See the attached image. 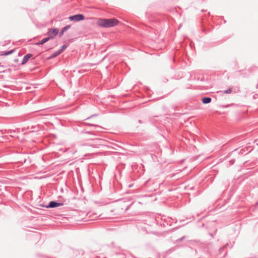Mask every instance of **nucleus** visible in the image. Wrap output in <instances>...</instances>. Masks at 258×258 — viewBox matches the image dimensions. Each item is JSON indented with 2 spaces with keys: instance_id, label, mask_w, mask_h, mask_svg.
<instances>
[{
  "instance_id": "14",
  "label": "nucleus",
  "mask_w": 258,
  "mask_h": 258,
  "mask_svg": "<svg viewBox=\"0 0 258 258\" xmlns=\"http://www.w3.org/2000/svg\"><path fill=\"white\" fill-rule=\"evenodd\" d=\"M85 124L88 126H97L96 124H92V123H85Z\"/></svg>"
},
{
  "instance_id": "4",
  "label": "nucleus",
  "mask_w": 258,
  "mask_h": 258,
  "mask_svg": "<svg viewBox=\"0 0 258 258\" xmlns=\"http://www.w3.org/2000/svg\"><path fill=\"white\" fill-rule=\"evenodd\" d=\"M69 19L72 21L78 22L84 20L85 19V17L83 14H77L70 16L69 17Z\"/></svg>"
},
{
  "instance_id": "7",
  "label": "nucleus",
  "mask_w": 258,
  "mask_h": 258,
  "mask_svg": "<svg viewBox=\"0 0 258 258\" xmlns=\"http://www.w3.org/2000/svg\"><path fill=\"white\" fill-rule=\"evenodd\" d=\"M211 98L209 97H203L202 99V101L204 104H208L211 102Z\"/></svg>"
},
{
  "instance_id": "9",
  "label": "nucleus",
  "mask_w": 258,
  "mask_h": 258,
  "mask_svg": "<svg viewBox=\"0 0 258 258\" xmlns=\"http://www.w3.org/2000/svg\"><path fill=\"white\" fill-rule=\"evenodd\" d=\"M58 55H59V54L58 53V52L57 51H55L53 54H51V55L50 56V58H54V57H56L57 56H58Z\"/></svg>"
},
{
  "instance_id": "8",
  "label": "nucleus",
  "mask_w": 258,
  "mask_h": 258,
  "mask_svg": "<svg viewBox=\"0 0 258 258\" xmlns=\"http://www.w3.org/2000/svg\"><path fill=\"white\" fill-rule=\"evenodd\" d=\"M14 52V50L13 49V50H10L9 51H6V52H1V55H5V56H7V55H10L11 54H12L13 52Z\"/></svg>"
},
{
  "instance_id": "19",
  "label": "nucleus",
  "mask_w": 258,
  "mask_h": 258,
  "mask_svg": "<svg viewBox=\"0 0 258 258\" xmlns=\"http://www.w3.org/2000/svg\"><path fill=\"white\" fill-rule=\"evenodd\" d=\"M226 253H224V254L223 256H225V255H226Z\"/></svg>"
},
{
  "instance_id": "2",
  "label": "nucleus",
  "mask_w": 258,
  "mask_h": 258,
  "mask_svg": "<svg viewBox=\"0 0 258 258\" xmlns=\"http://www.w3.org/2000/svg\"><path fill=\"white\" fill-rule=\"evenodd\" d=\"M58 33V30L57 28L50 29L48 30L47 35L49 40L53 39Z\"/></svg>"
},
{
  "instance_id": "15",
  "label": "nucleus",
  "mask_w": 258,
  "mask_h": 258,
  "mask_svg": "<svg viewBox=\"0 0 258 258\" xmlns=\"http://www.w3.org/2000/svg\"><path fill=\"white\" fill-rule=\"evenodd\" d=\"M64 32V31L62 29H61V31L59 33V37H61V36H62Z\"/></svg>"
},
{
  "instance_id": "13",
  "label": "nucleus",
  "mask_w": 258,
  "mask_h": 258,
  "mask_svg": "<svg viewBox=\"0 0 258 258\" xmlns=\"http://www.w3.org/2000/svg\"><path fill=\"white\" fill-rule=\"evenodd\" d=\"M226 246H223V247H222L221 248H219V252L220 254H221L222 253V252L224 251V249H225V247Z\"/></svg>"
},
{
  "instance_id": "17",
  "label": "nucleus",
  "mask_w": 258,
  "mask_h": 258,
  "mask_svg": "<svg viewBox=\"0 0 258 258\" xmlns=\"http://www.w3.org/2000/svg\"><path fill=\"white\" fill-rule=\"evenodd\" d=\"M97 115V114H95L92 115L90 116L89 117H87V118H86V119H88L90 118H91V117H94V116H96Z\"/></svg>"
},
{
  "instance_id": "21",
  "label": "nucleus",
  "mask_w": 258,
  "mask_h": 258,
  "mask_svg": "<svg viewBox=\"0 0 258 258\" xmlns=\"http://www.w3.org/2000/svg\"><path fill=\"white\" fill-rule=\"evenodd\" d=\"M140 123H141V121L140 120H139Z\"/></svg>"
},
{
  "instance_id": "16",
  "label": "nucleus",
  "mask_w": 258,
  "mask_h": 258,
  "mask_svg": "<svg viewBox=\"0 0 258 258\" xmlns=\"http://www.w3.org/2000/svg\"><path fill=\"white\" fill-rule=\"evenodd\" d=\"M56 51L58 52V54H59H59H61V53L63 51L61 48H60L59 50H57V51Z\"/></svg>"
},
{
  "instance_id": "10",
  "label": "nucleus",
  "mask_w": 258,
  "mask_h": 258,
  "mask_svg": "<svg viewBox=\"0 0 258 258\" xmlns=\"http://www.w3.org/2000/svg\"><path fill=\"white\" fill-rule=\"evenodd\" d=\"M71 27V25H67L65 27H64L62 29L64 31H67Z\"/></svg>"
},
{
  "instance_id": "20",
  "label": "nucleus",
  "mask_w": 258,
  "mask_h": 258,
  "mask_svg": "<svg viewBox=\"0 0 258 258\" xmlns=\"http://www.w3.org/2000/svg\"><path fill=\"white\" fill-rule=\"evenodd\" d=\"M0 67H3V66L1 64V63H0Z\"/></svg>"
},
{
  "instance_id": "1",
  "label": "nucleus",
  "mask_w": 258,
  "mask_h": 258,
  "mask_svg": "<svg viewBox=\"0 0 258 258\" xmlns=\"http://www.w3.org/2000/svg\"><path fill=\"white\" fill-rule=\"evenodd\" d=\"M119 21L116 19H101L98 21V25L104 28H109L117 25Z\"/></svg>"
},
{
  "instance_id": "6",
  "label": "nucleus",
  "mask_w": 258,
  "mask_h": 258,
  "mask_svg": "<svg viewBox=\"0 0 258 258\" xmlns=\"http://www.w3.org/2000/svg\"><path fill=\"white\" fill-rule=\"evenodd\" d=\"M49 40V38H48L47 37L45 38H43L42 40H41V41L36 43V45H42L43 44L46 43V42L48 41Z\"/></svg>"
},
{
  "instance_id": "12",
  "label": "nucleus",
  "mask_w": 258,
  "mask_h": 258,
  "mask_svg": "<svg viewBox=\"0 0 258 258\" xmlns=\"http://www.w3.org/2000/svg\"><path fill=\"white\" fill-rule=\"evenodd\" d=\"M68 46V45L66 44H63L61 47V49L64 51Z\"/></svg>"
},
{
  "instance_id": "11",
  "label": "nucleus",
  "mask_w": 258,
  "mask_h": 258,
  "mask_svg": "<svg viewBox=\"0 0 258 258\" xmlns=\"http://www.w3.org/2000/svg\"><path fill=\"white\" fill-rule=\"evenodd\" d=\"M232 92V89L229 88L225 91H224L223 93L225 94H230Z\"/></svg>"
},
{
  "instance_id": "5",
  "label": "nucleus",
  "mask_w": 258,
  "mask_h": 258,
  "mask_svg": "<svg viewBox=\"0 0 258 258\" xmlns=\"http://www.w3.org/2000/svg\"><path fill=\"white\" fill-rule=\"evenodd\" d=\"M32 56H33V55L31 53H28V54H26L23 58L22 61L21 62V64H25L28 61L29 59L31 57H32Z\"/></svg>"
},
{
  "instance_id": "18",
  "label": "nucleus",
  "mask_w": 258,
  "mask_h": 258,
  "mask_svg": "<svg viewBox=\"0 0 258 258\" xmlns=\"http://www.w3.org/2000/svg\"><path fill=\"white\" fill-rule=\"evenodd\" d=\"M184 238V237H182V238H180V239H179V241H182Z\"/></svg>"
},
{
  "instance_id": "3",
  "label": "nucleus",
  "mask_w": 258,
  "mask_h": 258,
  "mask_svg": "<svg viewBox=\"0 0 258 258\" xmlns=\"http://www.w3.org/2000/svg\"><path fill=\"white\" fill-rule=\"evenodd\" d=\"M63 204L62 203H58L56 201H51L47 205H41L42 207H45L46 208H54L57 207L62 206Z\"/></svg>"
}]
</instances>
